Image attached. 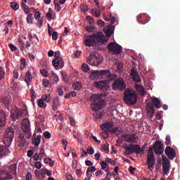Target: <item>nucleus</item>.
Masks as SVG:
<instances>
[{
  "label": "nucleus",
  "mask_w": 180,
  "mask_h": 180,
  "mask_svg": "<svg viewBox=\"0 0 180 180\" xmlns=\"http://www.w3.org/2000/svg\"><path fill=\"white\" fill-rule=\"evenodd\" d=\"M103 94H94L90 96L89 101L91 102L93 112H98L103 108H106V100L102 98Z\"/></svg>",
  "instance_id": "nucleus-1"
},
{
  "label": "nucleus",
  "mask_w": 180,
  "mask_h": 180,
  "mask_svg": "<svg viewBox=\"0 0 180 180\" xmlns=\"http://www.w3.org/2000/svg\"><path fill=\"white\" fill-rule=\"evenodd\" d=\"M124 101L127 105H136L137 103V94L131 89H127L124 92Z\"/></svg>",
  "instance_id": "nucleus-2"
},
{
  "label": "nucleus",
  "mask_w": 180,
  "mask_h": 180,
  "mask_svg": "<svg viewBox=\"0 0 180 180\" xmlns=\"http://www.w3.org/2000/svg\"><path fill=\"white\" fill-rule=\"evenodd\" d=\"M15 137V129L13 127H8L6 129V132L4 137V143L6 147H9L11 144H12V141H13V139Z\"/></svg>",
  "instance_id": "nucleus-3"
},
{
  "label": "nucleus",
  "mask_w": 180,
  "mask_h": 180,
  "mask_svg": "<svg viewBox=\"0 0 180 180\" xmlns=\"http://www.w3.org/2000/svg\"><path fill=\"white\" fill-rule=\"evenodd\" d=\"M21 129L25 134L26 139L32 137V132L30 131V121L29 119L25 118L21 122Z\"/></svg>",
  "instance_id": "nucleus-4"
},
{
  "label": "nucleus",
  "mask_w": 180,
  "mask_h": 180,
  "mask_svg": "<svg viewBox=\"0 0 180 180\" xmlns=\"http://www.w3.org/2000/svg\"><path fill=\"white\" fill-rule=\"evenodd\" d=\"M126 86H127L126 82L122 77L117 78L112 84L113 91H124Z\"/></svg>",
  "instance_id": "nucleus-5"
},
{
  "label": "nucleus",
  "mask_w": 180,
  "mask_h": 180,
  "mask_svg": "<svg viewBox=\"0 0 180 180\" xmlns=\"http://www.w3.org/2000/svg\"><path fill=\"white\" fill-rule=\"evenodd\" d=\"M88 63L90 65H94V67H98L102 61H103V59L102 58V56L98 55H94V53H91L88 58Z\"/></svg>",
  "instance_id": "nucleus-6"
},
{
  "label": "nucleus",
  "mask_w": 180,
  "mask_h": 180,
  "mask_svg": "<svg viewBox=\"0 0 180 180\" xmlns=\"http://www.w3.org/2000/svg\"><path fill=\"white\" fill-rule=\"evenodd\" d=\"M27 115V111L25 110L18 109V107H15L14 109L11 110V116L13 119H19L21 116L25 117Z\"/></svg>",
  "instance_id": "nucleus-7"
},
{
  "label": "nucleus",
  "mask_w": 180,
  "mask_h": 180,
  "mask_svg": "<svg viewBox=\"0 0 180 180\" xmlns=\"http://www.w3.org/2000/svg\"><path fill=\"white\" fill-rule=\"evenodd\" d=\"M108 51L112 53V54H120L122 53V46L117 43L111 42L108 46Z\"/></svg>",
  "instance_id": "nucleus-8"
},
{
  "label": "nucleus",
  "mask_w": 180,
  "mask_h": 180,
  "mask_svg": "<svg viewBox=\"0 0 180 180\" xmlns=\"http://www.w3.org/2000/svg\"><path fill=\"white\" fill-rule=\"evenodd\" d=\"M96 43H99L100 44H103L109 40L108 37H105V35L101 32H98L93 34Z\"/></svg>",
  "instance_id": "nucleus-9"
},
{
  "label": "nucleus",
  "mask_w": 180,
  "mask_h": 180,
  "mask_svg": "<svg viewBox=\"0 0 180 180\" xmlns=\"http://www.w3.org/2000/svg\"><path fill=\"white\" fill-rule=\"evenodd\" d=\"M153 150L155 154L161 155L164 153V143L161 141H156L153 144Z\"/></svg>",
  "instance_id": "nucleus-10"
},
{
  "label": "nucleus",
  "mask_w": 180,
  "mask_h": 180,
  "mask_svg": "<svg viewBox=\"0 0 180 180\" xmlns=\"http://www.w3.org/2000/svg\"><path fill=\"white\" fill-rule=\"evenodd\" d=\"M122 137L127 143H137L139 140V136L136 134H124Z\"/></svg>",
  "instance_id": "nucleus-11"
},
{
  "label": "nucleus",
  "mask_w": 180,
  "mask_h": 180,
  "mask_svg": "<svg viewBox=\"0 0 180 180\" xmlns=\"http://www.w3.org/2000/svg\"><path fill=\"white\" fill-rule=\"evenodd\" d=\"M125 150H128V151H129L132 154L134 153H136V154H140L141 153H143V150H141V146L134 145L133 143H131L129 145V146H127L125 148Z\"/></svg>",
  "instance_id": "nucleus-12"
},
{
  "label": "nucleus",
  "mask_w": 180,
  "mask_h": 180,
  "mask_svg": "<svg viewBox=\"0 0 180 180\" xmlns=\"http://www.w3.org/2000/svg\"><path fill=\"white\" fill-rule=\"evenodd\" d=\"M84 44L87 47H94V46H96V41H95L94 34L85 36Z\"/></svg>",
  "instance_id": "nucleus-13"
},
{
  "label": "nucleus",
  "mask_w": 180,
  "mask_h": 180,
  "mask_svg": "<svg viewBox=\"0 0 180 180\" xmlns=\"http://www.w3.org/2000/svg\"><path fill=\"white\" fill-rule=\"evenodd\" d=\"M165 154L170 160H174V158L176 157V152H175V150H174V148H172L171 146L166 147L165 150Z\"/></svg>",
  "instance_id": "nucleus-14"
},
{
  "label": "nucleus",
  "mask_w": 180,
  "mask_h": 180,
  "mask_svg": "<svg viewBox=\"0 0 180 180\" xmlns=\"http://www.w3.org/2000/svg\"><path fill=\"white\" fill-rule=\"evenodd\" d=\"M100 129L103 131H107V133H112V129H113L112 122H105L100 126Z\"/></svg>",
  "instance_id": "nucleus-15"
},
{
  "label": "nucleus",
  "mask_w": 180,
  "mask_h": 180,
  "mask_svg": "<svg viewBox=\"0 0 180 180\" xmlns=\"http://www.w3.org/2000/svg\"><path fill=\"white\" fill-rule=\"evenodd\" d=\"M29 146V142L25 139V134L20 132L18 135V147Z\"/></svg>",
  "instance_id": "nucleus-16"
},
{
  "label": "nucleus",
  "mask_w": 180,
  "mask_h": 180,
  "mask_svg": "<svg viewBox=\"0 0 180 180\" xmlns=\"http://www.w3.org/2000/svg\"><path fill=\"white\" fill-rule=\"evenodd\" d=\"M94 86L98 89H102V91H108V89H109L108 83H106L105 81L95 82Z\"/></svg>",
  "instance_id": "nucleus-17"
},
{
  "label": "nucleus",
  "mask_w": 180,
  "mask_h": 180,
  "mask_svg": "<svg viewBox=\"0 0 180 180\" xmlns=\"http://www.w3.org/2000/svg\"><path fill=\"white\" fill-rule=\"evenodd\" d=\"M131 76L133 78V81L135 82H141V78H140V75L137 72V69L135 67H133L131 70Z\"/></svg>",
  "instance_id": "nucleus-18"
},
{
  "label": "nucleus",
  "mask_w": 180,
  "mask_h": 180,
  "mask_svg": "<svg viewBox=\"0 0 180 180\" xmlns=\"http://www.w3.org/2000/svg\"><path fill=\"white\" fill-rule=\"evenodd\" d=\"M13 178L9 171L8 170H1L0 171V180H8L12 179Z\"/></svg>",
  "instance_id": "nucleus-19"
},
{
  "label": "nucleus",
  "mask_w": 180,
  "mask_h": 180,
  "mask_svg": "<svg viewBox=\"0 0 180 180\" xmlns=\"http://www.w3.org/2000/svg\"><path fill=\"white\" fill-rule=\"evenodd\" d=\"M6 124V113L4 110H0V127H4Z\"/></svg>",
  "instance_id": "nucleus-20"
},
{
  "label": "nucleus",
  "mask_w": 180,
  "mask_h": 180,
  "mask_svg": "<svg viewBox=\"0 0 180 180\" xmlns=\"http://www.w3.org/2000/svg\"><path fill=\"white\" fill-rule=\"evenodd\" d=\"M1 102L4 106L8 109L9 106L12 104V98H11V96L4 97Z\"/></svg>",
  "instance_id": "nucleus-21"
},
{
  "label": "nucleus",
  "mask_w": 180,
  "mask_h": 180,
  "mask_svg": "<svg viewBox=\"0 0 180 180\" xmlns=\"http://www.w3.org/2000/svg\"><path fill=\"white\" fill-rule=\"evenodd\" d=\"M171 168V164L166 160V162L162 163V171L165 175L169 173V169Z\"/></svg>",
  "instance_id": "nucleus-22"
},
{
  "label": "nucleus",
  "mask_w": 180,
  "mask_h": 180,
  "mask_svg": "<svg viewBox=\"0 0 180 180\" xmlns=\"http://www.w3.org/2000/svg\"><path fill=\"white\" fill-rule=\"evenodd\" d=\"M143 18H150L148 15L144 14V13H141L136 17V20L139 22V23H141V25H146L148 21V20H143Z\"/></svg>",
  "instance_id": "nucleus-23"
},
{
  "label": "nucleus",
  "mask_w": 180,
  "mask_h": 180,
  "mask_svg": "<svg viewBox=\"0 0 180 180\" xmlns=\"http://www.w3.org/2000/svg\"><path fill=\"white\" fill-rule=\"evenodd\" d=\"M109 70H97V75L98 79H102V78H106L107 74H108Z\"/></svg>",
  "instance_id": "nucleus-24"
},
{
  "label": "nucleus",
  "mask_w": 180,
  "mask_h": 180,
  "mask_svg": "<svg viewBox=\"0 0 180 180\" xmlns=\"http://www.w3.org/2000/svg\"><path fill=\"white\" fill-rule=\"evenodd\" d=\"M152 105H153V106H155V108H156L157 109H160L162 106V105H161V101L160 100V98L156 97L153 98Z\"/></svg>",
  "instance_id": "nucleus-25"
},
{
  "label": "nucleus",
  "mask_w": 180,
  "mask_h": 180,
  "mask_svg": "<svg viewBox=\"0 0 180 180\" xmlns=\"http://www.w3.org/2000/svg\"><path fill=\"white\" fill-rule=\"evenodd\" d=\"M146 164L149 169L154 168V165H155V159H154V158H147Z\"/></svg>",
  "instance_id": "nucleus-26"
},
{
  "label": "nucleus",
  "mask_w": 180,
  "mask_h": 180,
  "mask_svg": "<svg viewBox=\"0 0 180 180\" xmlns=\"http://www.w3.org/2000/svg\"><path fill=\"white\" fill-rule=\"evenodd\" d=\"M115 30V26L113 25H108L107 30L105 31V33L106 34V37L109 39L110 36H112V34L113 33V31Z\"/></svg>",
  "instance_id": "nucleus-27"
},
{
  "label": "nucleus",
  "mask_w": 180,
  "mask_h": 180,
  "mask_svg": "<svg viewBox=\"0 0 180 180\" xmlns=\"http://www.w3.org/2000/svg\"><path fill=\"white\" fill-rule=\"evenodd\" d=\"M135 89L140 94V95H146V92L144 89V86L141 84H136L135 85Z\"/></svg>",
  "instance_id": "nucleus-28"
},
{
  "label": "nucleus",
  "mask_w": 180,
  "mask_h": 180,
  "mask_svg": "<svg viewBox=\"0 0 180 180\" xmlns=\"http://www.w3.org/2000/svg\"><path fill=\"white\" fill-rule=\"evenodd\" d=\"M9 154V149L5 146H0V158Z\"/></svg>",
  "instance_id": "nucleus-29"
},
{
  "label": "nucleus",
  "mask_w": 180,
  "mask_h": 180,
  "mask_svg": "<svg viewBox=\"0 0 180 180\" xmlns=\"http://www.w3.org/2000/svg\"><path fill=\"white\" fill-rule=\"evenodd\" d=\"M146 112L148 115H154L155 110L154 109V105L153 103H148L146 106Z\"/></svg>",
  "instance_id": "nucleus-30"
},
{
  "label": "nucleus",
  "mask_w": 180,
  "mask_h": 180,
  "mask_svg": "<svg viewBox=\"0 0 180 180\" xmlns=\"http://www.w3.org/2000/svg\"><path fill=\"white\" fill-rule=\"evenodd\" d=\"M33 79V76H32V72L27 71L25 74V81L27 84H30Z\"/></svg>",
  "instance_id": "nucleus-31"
},
{
  "label": "nucleus",
  "mask_w": 180,
  "mask_h": 180,
  "mask_svg": "<svg viewBox=\"0 0 180 180\" xmlns=\"http://www.w3.org/2000/svg\"><path fill=\"white\" fill-rule=\"evenodd\" d=\"M105 78H107V81H116L117 75L112 74L110 70H108V74H107Z\"/></svg>",
  "instance_id": "nucleus-32"
},
{
  "label": "nucleus",
  "mask_w": 180,
  "mask_h": 180,
  "mask_svg": "<svg viewBox=\"0 0 180 180\" xmlns=\"http://www.w3.org/2000/svg\"><path fill=\"white\" fill-rule=\"evenodd\" d=\"M60 106V101L58 98H54L52 101L53 110H58V107Z\"/></svg>",
  "instance_id": "nucleus-33"
},
{
  "label": "nucleus",
  "mask_w": 180,
  "mask_h": 180,
  "mask_svg": "<svg viewBox=\"0 0 180 180\" xmlns=\"http://www.w3.org/2000/svg\"><path fill=\"white\" fill-rule=\"evenodd\" d=\"M22 8H23V11L27 15V13H30V9L34 10V8L32 7L31 8H29V6L25 4V3H21Z\"/></svg>",
  "instance_id": "nucleus-34"
},
{
  "label": "nucleus",
  "mask_w": 180,
  "mask_h": 180,
  "mask_svg": "<svg viewBox=\"0 0 180 180\" xmlns=\"http://www.w3.org/2000/svg\"><path fill=\"white\" fill-rule=\"evenodd\" d=\"M72 87L75 91H79L82 88V83L76 82L72 84Z\"/></svg>",
  "instance_id": "nucleus-35"
},
{
  "label": "nucleus",
  "mask_w": 180,
  "mask_h": 180,
  "mask_svg": "<svg viewBox=\"0 0 180 180\" xmlns=\"http://www.w3.org/2000/svg\"><path fill=\"white\" fill-rule=\"evenodd\" d=\"M50 78L51 80H54L55 82H58V81H60V79H58V76H57V75L56 73H54V72H51V74L49 75Z\"/></svg>",
  "instance_id": "nucleus-36"
},
{
  "label": "nucleus",
  "mask_w": 180,
  "mask_h": 180,
  "mask_svg": "<svg viewBox=\"0 0 180 180\" xmlns=\"http://www.w3.org/2000/svg\"><path fill=\"white\" fill-rule=\"evenodd\" d=\"M111 133H113L114 134H117V136H119L122 134V129H120L119 127H115L112 128V129L111 130Z\"/></svg>",
  "instance_id": "nucleus-37"
},
{
  "label": "nucleus",
  "mask_w": 180,
  "mask_h": 180,
  "mask_svg": "<svg viewBox=\"0 0 180 180\" xmlns=\"http://www.w3.org/2000/svg\"><path fill=\"white\" fill-rule=\"evenodd\" d=\"M89 78L91 79H99L98 77V70H94L90 74Z\"/></svg>",
  "instance_id": "nucleus-38"
},
{
  "label": "nucleus",
  "mask_w": 180,
  "mask_h": 180,
  "mask_svg": "<svg viewBox=\"0 0 180 180\" xmlns=\"http://www.w3.org/2000/svg\"><path fill=\"white\" fill-rule=\"evenodd\" d=\"M123 65H124L123 62L120 60L116 61V67L119 71H122L123 70Z\"/></svg>",
  "instance_id": "nucleus-39"
},
{
  "label": "nucleus",
  "mask_w": 180,
  "mask_h": 180,
  "mask_svg": "<svg viewBox=\"0 0 180 180\" xmlns=\"http://www.w3.org/2000/svg\"><path fill=\"white\" fill-rule=\"evenodd\" d=\"M33 20H34L33 15L32 13H29L28 15L27 16V23H29L30 25H33Z\"/></svg>",
  "instance_id": "nucleus-40"
},
{
  "label": "nucleus",
  "mask_w": 180,
  "mask_h": 180,
  "mask_svg": "<svg viewBox=\"0 0 180 180\" xmlns=\"http://www.w3.org/2000/svg\"><path fill=\"white\" fill-rule=\"evenodd\" d=\"M147 158H154V151L153 150V147H150L148 150Z\"/></svg>",
  "instance_id": "nucleus-41"
},
{
  "label": "nucleus",
  "mask_w": 180,
  "mask_h": 180,
  "mask_svg": "<svg viewBox=\"0 0 180 180\" xmlns=\"http://www.w3.org/2000/svg\"><path fill=\"white\" fill-rule=\"evenodd\" d=\"M10 6L12 9H14V11L19 9V4L16 2H11Z\"/></svg>",
  "instance_id": "nucleus-42"
},
{
  "label": "nucleus",
  "mask_w": 180,
  "mask_h": 180,
  "mask_svg": "<svg viewBox=\"0 0 180 180\" xmlns=\"http://www.w3.org/2000/svg\"><path fill=\"white\" fill-rule=\"evenodd\" d=\"M37 105L39 106V108H46V105L44 104V100H43V98L38 100Z\"/></svg>",
  "instance_id": "nucleus-43"
},
{
  "label": "nucleus",
  "mask_w": 180,
  "mask_h": 180,
  "mask_svg": "<svg viewBox=\"0 0 180 180\" xmlns=\"http://www.w3.org/2000/svg\"><path fill=\"white\" fill-rule=\"evenodd\" d=\"M94 116L96 120H99L102 119V116H103V112H100L94 113Z\"/></svg>",
  "instance_id": "nucleus-44"
},
{
  "label": "nucleus",
  "mask_w": 180,
  "mask_h": 180,
  "mask_svg": "<svg viewBox=\"0 0 180 180\" xmlns=\"http://www.w3.org/2000/svg\"><path fill=\"white\" fill-rule=\"evenodd\" d=\"M96 171V167L95 166L88 167L86 174L88 176L89 175V172H95Z\"/></svg>",
  "instance_id": "nucleus-45"
},
{
  "label": "nucleus",
  "mask_w": 180,
  "mask_h": 180,
  "mask_svg": "<svg viewBox=\"0 0 180 180\" xmlns=\"http://www.w3.org/2000/svg\"><path fill=\"white\" fill-rule=\"evenodd\" d=\"M41 99L45 101V102H47V103H49V102H50V101H51L50 94H49V95H42Z\"/></svg>",
  "instance_id": "nucleus-46"
},
{
  "label": "nucleus",
  "mask_w": 180,
  "mask_h": 180,
  "mask_svg": "<svg viewBox=\"0 0 180 180\" xmlns=\"http://www.w3.org/2000/svg\"><path fill=\"white\" fill-rule=\"evenodd\" d=\"M91 13L92 15H94L96 18H99V16H101V11H99L98 9H93L91 11Z\"/></svg>",
  "instance_id": "nucleus-47"
},
{
  "label": "nucleus",
  "mask_w": 180,
  "mask_h": 180,
  "mask_svg": "<svg viewBox=\"0 0 180 180\" xmlns=\"http://www.w3.org/2000/svg\"><path fill=\"white\" fill-rule=\"evenodd\" d=\"M40 141H41V135H37L34 141V144H35V146H39V144H40Z\"/></svg>",
  "instance_id": "nucleus-48"
},
{
  "label": "nucleus",
  "mask_w": 180,
  "mask_h": 180,
  "mask_svg": "<svg viewBox=\"0 0 180 180\" xmlns=\"http://www.w3.org/2000/svg\"><path fill=\"white\" fill-rule=\"evenodd\" d=\"M82 70L84 71V72H88V71H89V66L85 63H83L82 65Z\"/></svg>",
  "instance_id": "nucleus-49"
},
{
  "label": "nucleus",
  "mask_w": 180,
  "mask_h": 180,
  "mask_svg": "<svg viewBox=\"0 0 180 180\" xmlns=\"http://www.w3.org/2000/svg\"><path fill=\"white\" fill-rule=\"evenodd\" d=\"M52 64L55 68L58 67V65H60V61L58 60V58L53 59L52 61Z\"/></svg>",
  "instance_id": "nucleus-50"
},
{
  "label": "nucleus",
  "mask_w": 180,
  "mask_h": 180,
  "mask_svg": "<svg viewBox=\"0 0 180 180\" xmlns=\"http://www.w3.org/2000/svg\"><path fill=\"white\" fill-rule=\"evenodd\" d=\"M80 8L82 11V12H84V13H86V12H88V6L82 4L80 6Z\"/></svg>",
  "instance_id": "nucleus-51"
},
{
  "label": "nucleus",
  "mask_w": 180,
  "mask_h": 180,
  "mask_svg": "<svg viewBox=\"0 0 180 180\" xmlns=\"http://www.w3.org/2000/svg\"><path fill=\"white\" fill-rule=\"evenodd\" d=\"M101 137H103L104 139H108L109 137V132L103 131L100 134Z\"/></svg>",
  "instance_id": "nucleus-52"
},
{
  "label": "nucleus",
  "mask_w": 180,
  "mask_h": 180,
  "mask_svg": "<svg viewBox=\"0 0 180 180\" xmlns=\"http://www.w3.org/2000/svg\"><path fill=\"white\" fill-rule=\"evenodd\" d=\"M86 30L89 33H94V32H95V27L91 25V26L87 27Z\"/></svg>",
  "instance_id": "nucleus-53"
},
{
  "label": "nucleus",
  "mask_w": 180,
  "mask_h": 180,
  "mask_svg": "<svg viewBox=\"0 0 180 180\" xmlns=\"http://www.w3.org/2000/svg\"><path fill=\"white\" fill-rule=\"evenodd\" d=\"M166 146H171V136H167L165 138Z\"/></svg>",
  "instance_id": "nucleus-54"
},
{
  "label": "nucleus",
  "mask_w": 180,
  "mask_h": 180,
  "mask_svg": "<svg viewBox=\"0 0 180 180\" xmlns=\"http://www.w3.org/2000/svg\"><path fill=\"white\" fill-rule=\"evenodd\" d=\"M5 77V70L4 68L0 67V80L3 79V78Z\"/></svg>",
  "instance_id": "nucleus-55"
},
{
  "label": "nucleus",
  "mask_w": 180,
  "mask_h": 180,
  "mask_svg": "<svg viewBox=\"0 0 180 180\" xmlns=\"http://www.w3.org/2000/svg\"><path fill=\"white\" fill-rule=\"evenodd\" d=\"M58 60L59 61L60 68H63L64 67V60L63 59V58H58Z\"/></svg>",
  "instance_id": "nucleus-56"
},
{
  "label": "nucleus",
  "mask_w": 180,
  "mask_h": 180,
  "mask_svg": "<svg viewBox=\"0 0 180 180\" xmlns=\"http://www.w3.org/2000/svg\"><path fill=\"white\" fill-rule=\"evenodd\" d=\"M44 136L45 137V139H51V134L49 131H46L44 133Z\"/></svg>",
  "instance_id": "nucleus-57"
},
{
  "label": "nucleus",
  "mask_w": 180,
  "mask_h": 180,
  "mask_svg": "<svg viewBox=\"0 0 180 180\" xmlns=\"http://www.w3.org/2000/svg\"><path fill=\"white\" fill-rule=\"evenodd\" d=\"M39 155L41 158H43V157L46 155V153H44V147H41Z\"/></svg>",
  "instance_id": "nucleus-58"
},
{
  "label": "nucleus",
  "mask_w": 180,
  "mask_h": 180,
  "mask_svg": "<svg viewBox=\"0 0 180 180\" xmlns=\"http://www.w3.org/2000/svg\"><path fill=\"white\" fill-rule=\"evenodd\" d=\"M43 22H44V20L43 18L38 19V24L37 26L39 27V29L41 28V26H43Z\"/></svg>",
  "instance_id": "nucleus-59"
},
{
  "label": "nucleus",
  "mask_w": 180,
  "mask_h": 180,
  "mask_svg": "<svg viewBox=\"0 0 180 180\" xmlns=\"http://www.w3.org/2000/svg\"><path fill=\"white\" fill-rule=\"evenodd\" d=\"M102 148L104 151H106V153H109V144L105 143L103 145Z\"/></svg>",
  "instance_id": "nucleus-60"
},
{
  "label": "nucleus",
  "mask_w": 180,
  "mask_h": 180,
  "mask_svg": "<svg viewBox=\"0 0 180 180\" xmlns=\"http://www.w3.org/2000/svg\"><path fill=\"white\" fill-rule=\"evenodd\" d=\"M52 39L53 40H57L58 39V33L54 31L52 34Z\"/></svg>",
  "instance_id": "nucleus-61"
},
{
  "label": "nucleus",
  "mask_w": 180,
  "mask_h": 180,
  "mask_svg": "<svg viewBox=\"0 0 180 180\" xmlns=\"http://www.w3.org/2000/svg\"><path fill=\"white\" fill-rule=\"evenodd\" d=\"M51 8H49V11L46 13V18L49 19V20H51V18H53V15L51 14Z\"/></svg>",
  "instance_id": "nucleus-62"
},
{
  "label": "nucleus",
  "mask_w": 180,
  "mask_h": 180,
  "mask_svg": "<svg viewBox=\"0 0 180 180\" xmlns=\"http://www.w3.org/2000/svg\"><path fill=\"white\" fill-rule=\"evenodd\" d=\"M41 15L40 14L39 11H35V13H34L35 19H41Z\"/></svg>",
  "instance_id": "nucleus-63"
},
{
  "label": "nucleus",
  "mask_w": 180,
  "mask_h": 180,
  "mask_svg": "<svg viewBox=\"0 0 180 180\" xmlns=\"http://www.w3.org/2000/svg\"><path fill=\"white\" fill-rule=\"evenodd\" d=\"M41 74L44 76V77H48V72L47 70H46L45 69L44 70H40Z\"/></svg>",
  "instance_id": "nucleus-64"
}]
</instances>
